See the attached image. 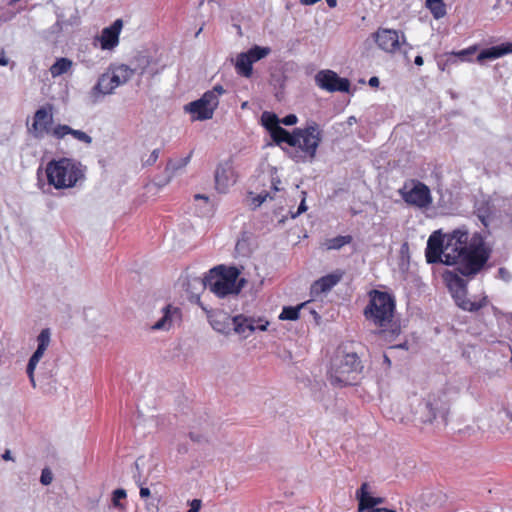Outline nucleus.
I'll use <instances>...</instances> for the list:
<instances>
[{"mask_svg":"<svg viewBox=\"0 0 512 512\" xmlns=\"http://www.w3.org/2000/svg\"><path fill=\"white\" fill-rule=\"evenodd\" d=\"M279 184H280V180L279 179H275V178L272 179V187H273L274 191H279L280 190V188L278 187Z\"/></svg>","mask_w":512,"mask_h":512,"instance_id":"53","label":"nucleus"},{"mask_svg":"<svg viewBox=\"0 0 512 512\" xmlns=\"http://www.w3.org/2000/svg\"><path fill=\"white\" fill-rule=\"evenodd\" d=\"M159 154H160V150L159 149H154L151 152V154L149 155V157L144 161L143 164L146 165V166H151V165L155 164V162L159 158Z\"/></svg>","mask_w":512,"mask_h":512,"instance_id":"41","label":"nucleus"},{"mask_svg":"<svg viewBox=\"0 0 512 512\" xmlns=\"http://www.w3.org/2000/svg\"><path fill=\"white\" fill-rule=\"evenodd\" d=\"M356 498L358 500V511L363 512L374 509L372 507L373 496L369 493V484L364 482L356 492Z\"/></svg>","mask_w":512,"mask_h":512,"instance_id":"25","label":"nucleus"},{"mask_svg":"<svg viewBox=\"0 0 512 512\" xmlns=\"http://www.w3.org/2000/svg\"><path fill=\"white\" fill-rule=\"evenodd\" d=\"M303 196L306 195V192H302ZM307 210V206H306V203H305V197H303L299 207H298V210L296 212H291V218H296L298 217L300 214L304 213L305 211Z\"/></svg>","mask_w":512,"mask_h":512,"instance_id":"43","label":"nucleus"},{"mask_svg":"<svg viewBox=\"0 0 512 512\" xmlns=\"http://www.w3.org/2000/svg\"><path fill=\"white\" fill-rule=\"evenodd\" d=\"M195 200H199V199H202V200H205L206 202L209 200L208 196L206 195H203V194H196L194 196Z\"/></svg>","mask_w":512,"mask_h":512,"instance_id":"56","label":"nucleus"},{"mask_svg":"<svg viewBox=\"0 0 512 512\" xmlns=\"http://www.w3.org/2000/svg\"><path fill=\"white\" fill-rule=\"evenodd\" d=\"M498 277L500 279H502L503 281H505V282H508V281L511 280L510 272L506 268H504V267L499 268V270H498Z\"/></svg>","mask_w":512,"mask_h":512,"instance_id":"45","label":"nucleus"},{"mask_svg":"<svg viewBox=\"0 0 512 512\" xmlns=\"http://www.w3.org/2000/svg\"><path fill=\"white\" fill-rule=\"evenodd\" d=\"M369 303L364 309L367 321L379 328L375 334L392 340L400 334V325L394 321L395 300L387 292L372 290L369 293Z\"/></svg>","mask_w":512,"mask_h":512,"instance_id":"2","label":"nucleus"},{"mask_svg":"<svg viewBox=\"0 0 512 512\" xmlns=\"http://www.w3.org/2000/svg\"><path fill=\"white\" fill-rule=\"evenodd\" d=\"M134 75V70L125 64L118 65L111 69V74H102L97 84L92 89V96L94 102L98 100L99 95H107L113 93V91L120 85L128 82Z\"/></svg>","mask_w":512,"mask_h":512,"instance_id":"7","label":"nucleus"},{"mask_svg":"<svg viewBox=\"0 0 512 512\" xmlns=\"http://www.w3.org/2000/svg\"><path fill=\"white\" fill-rule=\"evenodd\" d=\"M316 85L328 92H349L350 81L347 78H341L332 70H320L315 75Z\"/></svg>","mask_w":512,"mask_h":512,"instance_id":"12","label":"nucleus"},{"mask_svg":"<svg viewBox=\"0 0 512 512\" xmlns=\"http://www.w3.org/2000/svg\"><path fill=\"white\" fill-rule=\"evenodd\" d=\"M215 188L219 193H226L237 181V175L230 160L220 163L214 174Z\"/></svg>","mask_w":512,"mask_h":512,"instance_id":"15","label":"nucleus"},{"mask_svg":"<svg viewBox=\"0 0 512 512\" xmlns=\"http://www.w3.org/2000/svg\"><path fill=\"white\" fill-rule=\"evenodd\" d=\"M134 478H135L136 483L140 486V496H141V498L149 497L150 496L149 488L141 486L140 477H136V475H134Z\"/></svg>","mask_w":512,"mask_h":512,"instance_id":"44","label":"nucleus"},{"mask_svg":"<svg viewBox=\"0 0 512 512\" xmlns=\"http://www.w3.org/2000/svg\"><path fill=\"white\" fill-rule=\"evenodd\" d=\"M134 465H135V468L138 470V469H139L138 461H136V462L134 463Z\"/></svg>","mask_w":512,"mask_h":512,"instance_id":"61","label":"nucleus"},{"mask_svg":"<svg viewBox=\"0 0 512 512\" xmlns=\"http://www.w3.org/2000/svg\"><path fill=\"white\" fill-rule=\"evenodd\" d=\"M239 275V269L234 266L218 265L210 269L203 279V285L220 298L237 295L246 284V280L239 279Z\"/></svg>","mask_w":512,"mask_h":512,"instance_id":"4","label":"nucleus"},{"mask_svg":"<svg viewBox=\"0 0 512 512\" xmlns=\"http://www.w3.org/2000/svg\"><path fill=\"white\" fill-rule=\"evenodd\" d=\"M510 53H512V43H504L501 45L483 49L477 55V61L483 62L485 60H493Z\"/></svg>","mask_w":512,"mask_h":512,"instance_id":"23","label":"nucleus"},{"mask_svg":"<svg viewBox=\"0 0 512 512\" xmlns=\"http://www.w3.org/2000/svg\"><path fill=\"white\" fill-rule=\"evenodd\" d=\"M368 83H369V85H370L371 87H378V86H379V79H378V77L373 76V77H371V78L369 79V82H368Z\"/></svg>","mask_w":512,"mask_h":512,"instance_id":"51","label":"nucleus"},{"mask_svg":"<svg viewBox=\"0 0 512 512\" xmlns=\"http://www.w3.org/2000/svg\"><path fill=\"white\" fill-rule=\"evenodd\" d=\"M352 241V237L350 235L347 236H337L332 239H328L326 242L327 249L329 250H338L342 248L344 245L349 244Z\"/></svg>","mask_w":512,"mask_h":512,"instance_id":"34","label":"nucleus"},{"mask_svg":"<svg viewBox=\"0 0 512 512\" xmlns=\"http://www.w3.org/2000/svg\"><path fill=\"white\" fill-rule=\"evenodd\" d=\"M448 413L449 405L447 401L435 396H429L417 408V414L423 423H433L440 419L442 424L446 425Z\"/></svg>","mask_w":512,"mask_h":512,"instance_id":"8","label":"nucleus"},{"mask_svg":"<svg viewBox=\"0 0 512 512\" xmlns=\"http://www.w3.org/2000/svg\"><path fill=\"white\" fill-rule=\"evenodd\" d=\"M297 121H298V118L295 114H288L280 120V123H282L286 126H292V125L296 124Z\"/></svg>","mask_w":512,"mask_h":512,"instance_id":"42","label":"nucleus"},{"mask_svg":"<svg viewBox=\"0 0 512 512\" xmlns=\"http://www.w3.org/2000/svg\"><path fill=\"white\" fill-rule=\"evenodd\" d=\"M270 52L269 47L255 45L247 52L239 53L235 62L236 73L242 77L250 78L253 74V63L265 58Z\"/></svg>","mask_w":512,"mask_h":512,"instance_id":"10","label":"nucleus"},{"mask_svg":"<svg viewBox=\"0 0 512 512\" xmlns=\"http://www.w3.org/2000/svg\"><path fill=\"white\" fill-rule=\"evenodd\" d=\"M202 31V28H199V31L196 33V36Z\"/></svg>","mask_w":512,"mask_h":512,"instance_id":"62","label":"nucleus"},{"mask_svg":"<svg viewBox=\"0 0 512 512\" xmlns=\"http://www.w3.org/2000/svg\"><path fill=\"white\" fill-rule=\"evenodd\" d=\"M200 508H201V500L194 499L190 503V509L188 510V512H198L200 510Z\"/></svg>","mask_w":512,"mask_h":512,"instance_id":"47","label":"nucleus"},{"mask_svg":"<svg viewBox=\"0 0 512 512\" xmlns=\"http://www.w3.org/2000/svg\"><path fill=\"white\" fill-rule=\"evenodd\" d=\"M391 348H399V349H405V350H407V349H408V343H407V342H404V343H401V344H398V345L392 346Z\"/></svg>","mask_w":512,"mask_h":512,"instance_id":"55","label":"nucleus"},{"mask_svg":"<svg viewBox=\"0 0 512 512\" xmlns=\"http://www.w3.org/2000/svg\"><path fill=\"white\" fill-rule=\"evenodd\" d=\"M426 7L430 10L435 19H440L446 14L443 0H426Z\"/></svg>","mask_w":512,"mask_h":512,"instance_id":"33","label":"nucleus"},{"mask_svg":"<svg viewBox=\"0 0 512 512\" xmlns=\"http://www.w3.org/2000/svg\"><path fill=\"white\" fill-rule=\"evenodd\" d=\"M8 60L5 57L0 58V65L5 66L7 64Z\"/></svg>","mask_w":512,"mask_h":512,"instance_id":"57","label":"nucleus"},{"mask_svg":"<svg viewBox=\"0 0 512 512\" xmlns=\"http://www.w3.org/2000/svg\"><path fill=\"white\" fill-rule=\"evenodd\" d=\"M445 265H457V271L466 277L479 273L491 255V249L484 242L481 234L469 237L467 229L458 228L442 235Z\"/></svg>","mask_w":512,"mask_h":512,"instance_id":"1","label":"nucleus"},{"mask_svg":"<svg viewBox=\"0 0 512 512\" xmlns=\"http://www.w3.org/2000/svg\"><path fill=\"white\" fill-rule=\"evenodd\" d=\"M510 419L512 420V413L510 414Z\"/></svg>","mask_w":512,"mask_h":512,"instance_id":"63","label":"nucleus"},{"mask_svg":"<svg viewBox=\"0 0 512 512\" xmlns=\"http://www.w3.org/2000/svg\"><path fill=\"white\" fill-rule=\"evenodd\" d=\"M190 438H191L192 440H194V441H198V439H197V438H195V437H194V435H193L192 433H190Z\"/></svg>","mask_w":512,"mask_h":512,"instance_id":"60","label":"nucleus"},{"mask_svg":"<svg viewBox=\"0 0 512 512\" xmlns=\"http://www.w3.org/2000/svg\"><path fill=\"white\" fill-rule=\"evenodd\" d=\"M269 322L263 321L259 319L256 321L251 317H246L244 315H236L233 317V326L232 331L239 335H243L247 337L250 333L254 332L256 329L261 331H265L267 329Z\"/></svg>","mask_w":512,"mask_h":512,"instance_id":"16","label":"nucleus"},{"mask_svg":"<svg viewBox=\"0 0 512 512\" xmlns=\"http://www.w3.org/2000/svg\"><path fill=\"white\" fill-rule=\"evenodd\" d=\"M119 41V36L108 27L104 28L101 34L100 42L102 49H112Z\"/></svg>","mask_w":512,"mask_h":512,"instance_id":"30","label":"nucleus"},{"mask_svg":"<svg viewBox=\"0 0 512 512\" xmlns=\"http://www.w3.org/2000/svg\"><path fill=\"white\" fill-rule=\"evenodd\" d=\"M45 171L48 183L58 190L75 187L85 178V169L81 163L66 157L51 160Z\"/></svg>","mask_w":512,"mask_h":512,"instance_id":"3","label":"nucleus"},{"mask_svg":"<svg viewBox=\"0 0 512 512\" xmlns=\"http://www.w3.org/2000/svg\"><path fill=\"white\" fill-rule=\"evenodd\" d=\"M368 512H396V510L388 509V508H377L369 510Z\"/></svg>","mask_w":512,"mask_h":512,"instance_id":"52","label":"nucleus"},{"mask_svg":"<svg viewBox=\"0 0 512 512\" xmlns=\"http://www.w3.org/2000/svg\"><path fill=\"white\" fill-rule=\"evenodd\" d=\"M50 342H51L50 329L49 328L42 329L41 332L39 333V335L37 336V348L34 351V353L32 354V356L30 357L28 364H27V368H26V373L28 375L29 381L33 388L36 387V380H35V374H34L35 369H36L38 363L40 362V360L42 359Z\"/></svg>","mask_w":512,"mask_h":512,"instance_id":"13","label":"nucleus"},{"mask_svg":"<svg viewBox=\"0 0 512 512\" xmlns=\"http://www.w3.org/2000/svg\"><path fill=\"white\" fill-rule=\"evenodd\" d=\"M294 137L296 138L294 147L299 148V150H285L287 155L296 163L312 161L322 141L319 125L312 121L304 128H295Z\"/></svg>","mask_w":512,"mask_h":512,"instance_id":"5","label":"nucleus"},{"mask_svg":"<svg viewBox=\"0 0 512 512\" xmlns=\"http://www.w3.org/2000/svg\"><path fill=\"white\" fill-rule=\"evenodd\" d=\"M373 36L379 48L385 52L394 53L400 48V36L394 29L379 28Z\"/></svg>","mask_w":512,"mask_h":512,"instance_id":"17","label":"nucleus"},{"mask_svg":"<svg viewBox=\"0 0 512 512\" xmlns=\"http://www.w3.org/2000/svg\"><path fill=\"white\" fill-rule=\"evenodd\" d=\"M111 31L115 32L118 36L122 28V20L117 19L111 26L108 27Z\"/></svg>","mask_w":512,"mask_h":512,"instance_id":"46","label":"nucleus"},{"mask_svg":"<svg viewBox=\"0 0 512 512\" xmlns=\"http://www.w3.org/2000/svg\"><path fill=\"white\" fill-rule=\"evenodd\" d=\"M72 66V61L68 58H59L50 67V73L53 77L61 76L66 73Z\"/></svg>","mask_w":512,"mask_h":512,"instance_id":"31","label":"nucleus"},{"mask_svg":"<svg viewBox=\"0 0 512 512\" xmlns=\"http://www.w3.org/2000/svg\"><path fill=\"white\" fill-rule=\"evenodd\" d=\"M132 70L141 76L148 74L150 77H154L161 72L162 68L157 67L156 62L150 56L139 54L135 57V67Z\"/></svg>","mask_w":512,"mask_h":512,"instance_id":"20","label":"nucleus"},{"mask_svg":"<svg viewBox=\"0 0 512 512\" xmlns=\"http://www.w3.org/2000/svg\"><path fill=\"white\" fill-rule=\"evenodd\" d=\"M214 94V92H205L200 99L185 105V111L193 114V120L211 119L219 104Z\"/></svg>","mask_w":512,"mask_h":512,"instance_id":"11","label":"nucleus"},{"mask_svg":"<svg viewBox=\"0 0 512 512\" xmlns=\"http://www.w3.org/2000/svg\"><path fill=\"white\" fill-rule=\"evenodd\" d=\"M426 260L430 264L443 263L445 250L443 237L440 231L434 232L428 239L425 251Z\"/></svg>","mask_w":512,"mask_h":512,"instance_id":"18","label":"nucleus"},{"mask_svg":"<svg viewBox=\"0 0 512 512\" xmlns=\"http://www.w3.org/2000/svg\"><path fill=\"white\" fill-rule=\"evenodd\" d=\"M384 502H385V499L382 497H373L372 507L378 508L377 506L380 504H383Z\"/></svg>","mask_w":512,"mask_h":512,"instance_id":"49","label":"nucleus"},{"mask_svg":"<svg viewBox=\"0 0 512 512\" xmlns=\"http://www.w3.org/2000/svg\"><path fill=\"white\" fill-rule=\"evenodd\" d=\"M399 194L407 204L418 208H426L432 203L430 189L427 185L418 180L406 182L403 187L399 189Z\"/></svg>","mask_w":512,"mask_h":512,"instance_id":"9","label":"nucleus"},{"mask_svg":"<svg viewBox=\"0 0 512 512\" xmlns=\"http://www.w3.org/2000/svg\"><path fill=\"white\" fill-rule=\"evenodd\" d=\"M126 496H127V494H126V491L124 489H116L113 492V496H112L113 506L115 508L123 510L125 507H124L123 504L120 503V500L126 498Z\"/></svg>","mask_w":512,"mask_h":512,"instance_id":"37","label":"nucleus"},{"mask_svg":"<svg viewBox=\"0 0 512 512\" xmlns=\"http://www.w3.org/2000/svg\"><path fill=\"white\" fill-rule=\"evenodd\" d=\"M423 58L422 56L418 55L415 57V60H414V63L417 65V66H422L423 65Z\"/></svg>","mask_w":512,"mask_h":512,"instance_id":"54","label":"nucleus"},{"mask_svg":"<svg viewBox=\"0 0 512 512\" xmlns=\"http://www.w3.org/2000/svg\"><path fill=\"white\" fill-rule=\"evenodd\" d=\"M208 92H214L215 98L219 100V96L225 92L224 88L221 85H216L212 90Z\"/></svg>","mask_w":512,"mask_h":512,"instance_id":"48","label":"nucleus"},{"mask_svg":"<svg viewBox=\"0 0 512 512\" xmlns=\"http://www.w3.org/2000/svg\"><path fill=\"white\" fill-rule=\"evenodd\" d=\"M209 321L214 330L222 334H230L233 326V317L224 311H216L209 316Z\"/></svg>","mask_w":512,"mask_h":512,"instance_id":"22","label":"nucleus"},{"mask_svg":"<svg viewBox=\"0 0 512 512\" xmlns=\"http://www.w3.org/2000/svg\"><path fill=\"white\" fill-rule=\"evenodd\" d=\"M476 49L477 48L475 46H472L458 52L447 53L445 55L447 57L446 61L441 69L444 70L447 65L456 64L458 61H468V56L473 55L476 52Z\"/></svg>","mask_w":512,"mask_h":512,"instance_id":"27","label":"nucleus"},{"mask_svg":"<svg viewBox=\"0 0 512 512\" xmlns=\"http://www.w3.org/2000/svg\"><path fill=\"white\" fill-rule=\"evenodd\" d=\"M361 361L356 353H347L337 358L329 371V380L335 386L353 385L362 371Z\"/></svg>","mask_w":512,"mask_h":512,"instance_id":"6","label":"nucleus"},{"mask_svg":"<svg viewBox=\"0 0 512 512\" xmlns=\"http://www.w3.org/2000/svg\"><path fill=\"white\" fill-rule=\"evenodd\" d=\"M341 278L342 273H332L321 277L311 285V294L313 296H319L322 293L330 291L339 283Z\"/></svg>","mask_w":512,"mask_h":512,"instance_id":"21","label":"nucleus"},{"mask_svg":"<svg viewBox=\"0 0 512 512\" xmlns=\"http://www.w3.org/2000/svg\"><path fill=\"white\" fill-rule=\"evenodd\" d=\"M355 121H356V119L354 116L350 117L348 120L349 124H351L352 122H355Z\"/></svg>","mask_w":512,"mask_h":512,"instance_id":"59","label":"nucleus"},{"mask_svg":"<svg viewBox=\"0 0 512 512\" xmlns=\"http://www.w3.org/2000/svg\"><path fill=\"white\" fill-rule=\"evenodd\" d=\"M72 128L65 124H59L56 127L51 129L50 134L56 139H62L66 135L71 134Z\"/></svg>","mask_w":512,"mask_h":512,"instance_id":"36","label":"nucleus"},{"mask_svg":"<svg viewBox=\"0 0 512 512\" xmlns=\"http://www.w3.org/2000/svg\"><path fill=\"white\" fill-rule=\"evenodd\" d=\"M466 294H467V292H464L463 294H461V293L452 294L457 306H459L463 310L475 312V311L480 310L487 303V297H483L479 301H471L469 299H466Z\"/></svg>","mask_w":512,"mask_h":512,"instance_id":"24","label":"nucleus"},{"mask_svg":"<svg viewBox=\"0 0 512 512\" xmlns=\"http://www.w3.org/2000/svg\"><path fill=\"white\" fill-rule=\"evenodd\" d=\"M2 459L5 461H14V458L12 457L11 451L9 449L5 450V452L2 454Z\"/></svg>","mask_w":512,"mask_h":512,"instance_id":"50","label":"nucleus"},{"mask_svg":"<svg viewBox=\"0 0 512 512\" xmlns=\"http://www.w3.org/2000/svg\"><path fill=\"white\" fill-rule=\"evenodd\" d=\"M70 135H72L75 139L85 144L89 145L92 143V138L84 131L72 129Z\"/></svg>","mask_w":512,"mask_h":512,"instance_id":"39","label":"nucleus"},{"mask_svg":"<svg viewBox=\"0 0 512 512\" xmlns=\"http://www.w3.org/2000/svg\"><path fill=\"white\" fill-rule=\"evenodd\" d=\"M53 107L51 105L39 108L33 118L29 131L36 139H42L50 134L53 124Z\"/></svg>","mask_w":512,"mask_h":512,"instance_id":"14","label":"nucleus"},{"mask_svg":"<svg viewBox=\"0 0 512 512\" xmlns=\"http://www.w3.org/2000/svg\"><path fill=\"white\" fill-rule=\"evenodd\" d=\"M304 304H301L299 306L293 307V306H286L283 308L279 318L281 320H297L300 316V309L303 307Z\"/></svg>","mask_w":512,"mask_h":512,"instance_id":"35","label":"nucleus"},{"mask_svg":"<svg viewBox=\"0 0 512 512\" xmlns=\"http://www.w3.org/2000/svg\"><path fill=\"white\" fill-rule=\"evenodd\" d=\"M384 362L387 363L388 365L391 364L390 359L387 355H384Z\"/></svg>","mask_w":512,"mask_h":512,"instance_id":"58","label":"nucleus"},{"mask_svg":"<svg viewBox=\"0 0 512 512\" xmlns=\"http://www.w3.org/2000/svg\"><path fill=\"white\" fill-rule=\"evenodd\" d=\"M190 158L191 153L188 156L180 158L178 160H169L165 168V173L167 174V179L165 183H168L171 180L176 171L184 168L189 163Z\"/></svg>","mask_w":512,"mask_h":512,"instance_id":"29","label":"nucleus"},{"mask_svg":"<svg viewBox=\"0 0 512 512\" xmlns=\"http://www.w3.org/2000/svg\"><path fill=\"white\" fill-rule=\"evenodd\" d=\"M268 198L272 199L273 197L271 196L270 192H267V191H263L261 193H259L257 196L253 197L252 198V205H253V208L256 209L258 208L263 202H265Z\"/></svg>","mask_w":512,"mask_h":512,"instance_id":"38","label":"nucleus"},{"mask_svg":"<svg viewBox=\"0 0 512 512\" xmlns=\"http://www.w3.org/2000/svg\"><path fill=\"white\" fill-rule=\"evenodd\" d=\"M446 280L452 294L467 292L466 281L454 272L446 273Z\"/></svg>","mask_w":512,"mask_h":512,"instance_id":"28","label":"nucleus"},{"mask_svg":"<svg viewBox=\"0 0 512 512\" xmlns=\"http://www.w3.org/2000/svg\"><path fill=\"white\" fill-rule=\"evenodd\" d=\"M162 311V317L152 325V330L168 331L176 321L180 320L181 311L178 307L169 304L166 305Z\"/></svg>","mask_w":512,"mask_h":512,"instance_id":"19","label":"nucleus"},{"mask_svg":"<svg viewBox=\"0 0 512 512\" xmlns=\"http://www.w3.org/2000/svg\"><path fill=\"white\" fill-rule=\"evenodd\" d=\"M271 138L277 145H281V143H286L289 146H295L296 138L294 137V130L292 133L281 127L280 125L273 129L270 133Z\"/></svg>","mask_w":512,"mask_h":512,"instance_id":"26","label":"nucleus"},{"mask_svg":"<svg viewBox=\"0 0 512 512\" xmlns=\"http://www.w3.org/2000/svg\"><path fill=\"white\" fill-rule=\"evenodd\" d=\"M53 474L49 468H44L41 472L40 482L41 484L47 486L52 483Z\"/></svg>","mask_w":512,"mask_h":512,"instance_id":"40","label":"nucleus"},{"mask_svg":"<svg viewBox=\"0 0 512 512\" xmlns=\"http://www.w3.org/2000/svg\"><path fill=\"white\" fill-rule=\"evenodd\" d=\"M261 124L271 133L274 128L280 125V119L275 113L264 111L261 115Z\"/></svg>","mask_w":512,"mask_h":512,"instance_id":"32","label":"nucleus"}]
</instances>
